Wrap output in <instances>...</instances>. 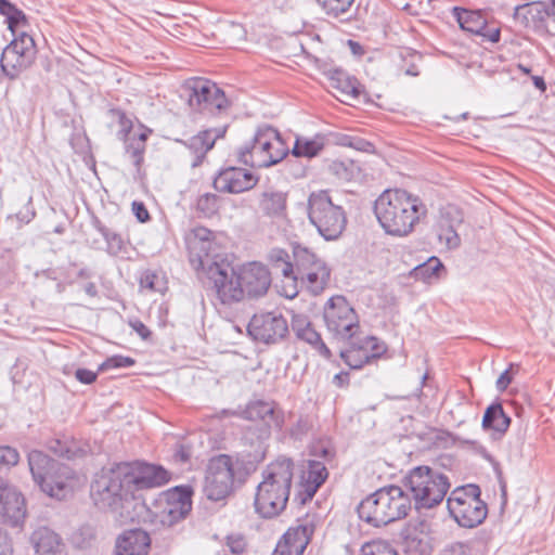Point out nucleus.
Wrapping results in <instances>:
<instances>
[{
	"label": "nucleus",
	"mask_w": 555,
	"mask_h": 555,
	"mask_svg": "<svg viewBox=\"0 0 555 555\" xmlns=\"http://www.w3.org/2000/svg\"><path fill=\"white\" fill-rule=\"evenodd\" d=\"M374 212L387 234L403 237L413 232L427 210L417 196L396 189L386 190L378 196Z\"/></svg>",
	"instance_id": "f257e3e1"
},
{
	"label": "nucleus",
	"mask_w": 555,
	"mask_h": 555,
	"mask_svg": "<svg viewBox=\"0 0 555 555\" xmlns=\"http://www.w3.org/2000/svg\"><path fill=\"white\" fill-rule=\"evenodd\" d=\"M126 472L127 467L120 463L103 467L91 482L90 496L100 509L112 511L118 513L121 518L134 520L128 507L133 505L134 508L143 509L145 506L133 502Z\"/></svg>",
	"instance_id": "f03ea898"
},
{
	"label": "nucleus",
	"mask_w": 555,
	"mask_h": 555,
	"mask_svg": "<svg viewBox=\"0 0 555 555\" xmlns=\"http://www.w3.org/2000/svg\"><path fill=\"white\" fill-rule=\"evenodd\" d=\"M261 475L262 480L255 495V511L263 518H272L286 507L294 476V463L289 459L280 457L270 463Z\"/></svg>",
	"instance_id": "7ed1b4c3"
},
{
	"label": "nucleus",
	"mask_w": 555,
	"mask_h": 555,
	"mask_svg": "<svg viewBox=\"0 0 555 555\" xmlns=\"http://www.w3.org/2000/svg\"><path fill=\"white\" fill-rule=\"evenodd\" d=\"M411 509L410 496L398 486L383 487L358 506L359 517L373 527L404 518Z\"/></svg>",
	"instance_id": "20e7f679"
},
{
	"label": "nucleus",
	"mask_w": 555,
	"mask_h": 555,
	"mask_svg": "<svg viewBox=\"0 0 555 555\" xmlns=\"http://www.w3.org/2000/svg\"><path fill=\"white\" fill-rule=\"evenodd\" d=\"M28 465L35 482L49 496L62 500L73 491L75 478L69 467L38 450L29 452Z\"/></svg>",
	"instance_id": "39448f33"
},
{
	"label": "nucleus",
	"mask_w": 555,
	"mask_h": 555,
	"mask_svg": "<svg viewBox=\"0 0 555 555\" xmlns=\"http://www.w3.org/2000/svg\"><path fill=\"white\" fill-rule=\"evenodd\" d=\"M244 479L242 463L234 461L230 455L220 454L209 461L204 493L211 501L223 500L234 491L236 483H243Z\"/></svg>",
	"instance_id": "423d86ee"
},
{
	"label": "nucleus",
	"mask_w": 555,
	"mask_h": 555,
	"mask_svg": "<svg viewBox=\"0 0 555 555\" xmlns=\"http://www.w3.org/2000/svg\"><path fill=\"white\" fill-rule=\"evenodd\" d=\"M287 152L278 130L266 127L258 129L251 143L240 150L238 157L245 165L267 168L280 163Z\"/></svg>",
	"instance_id": "0eeeda50"
},
{
	"label": "nucleus",
	"mask_w": 555,
	"mask_h": 555,
	"mask_svg": "<svg viewBox=\"0 0 555 555\" xmlns=\"http://www.w3.org/2000/svg\"><path fill=\"white\" fill-rule=\"evenodd\" d=\"M416 508H431L446 496L450 482L443 474L428 466L413 468L406 477Z\"/></svg>",
	"instance_id": "6e6552de"
},
{
	"label": "nucleus",
	"mask_w": 555,
	"mask_h": 555,
	"mask_svg": "<svg viewBox=\"0 0 555 555\" xmlns=\"http://www.w3.org/2000/svg\"><path fill=\"white\" fill-rule=\"evenodd\" d=\"M308 217L319 234L326 241L336 240L346 227L343 208L333 204L325 191L311 193L308 199Z\"/></svg>",
	"instance_id": "1a4fd4ad"
},
{
	"label": "nucleus",
	"mask_w": 555,
	"mask_h": 555,
	"mask_svg": "<svg viewBox=\"0 0 555 555\" xmlns=\"http://www.w3.org/2000/svg\"><path fill=\"white\" fill-rule=\"evenodd\" d=\"M447 505L455 521L465 528L477 527L488 514L487 504L480 499V489L475 485L453 490Z\"/></svg>",
	"instance_id": "9d476101"
},
{
	"label": "nucleus",
	"mask_w": 555,
	"mask_h": 555,
	"mask_svg": "<svg viewBox=\"0 0 555 555\" xmlns=\"http://www.w3.org/2000/svg\"><path fill=\"white\" fill-rule=\"evenodd\" d=\"M293 257L296 266L295 279L291 282L300 281L307 291L317 296L328 285L331 269L326 262L306 247H294Z\"/></svg>",
	"instance_id": "9b49d317"
},
{
	"label": "nucleus",
	"mask_w": 555,
	"mask_h": 555,
	"mask_svg": "<svg viewBox=\"0 0 555 555\" xmlns=\"http://www.w3.org/2000/svg\"><path fill=\"white\" fill-rule=\"evenodd\" d=\"M36 55L34 38L26 31H22L3 49L0 61L1 69L9 79H16L30 68Z\"/></svg>",
	"instance_id": "f8f14e48"
},
{
	"label": "nucleus",
	"mask_w": 555,
	"mask_h": 555,
	"mask_svg": "<svg viewBox=\"0 0 555 555\" xmlns=\"http://www.w3.org/2000/svg\"><path fill=\"white\" fill-rule=\"evenodd\" d=\"M323 317L328 332L339 340L353 338L360 327L356 311L343 296L327 301Z\"/></svg>",
	"instance_id": "ddd939ff"
},
{
	"label": "nucleus",
	"mask_w": 555,
	"mask_h": 555,
	"mask_svg": "<svg viewBox=\"0 0 555 555\" xmlns=\"http://www.w3.org/2000/svg\"><path fill=\"white\" fill-rule=\"evenodd\" d=\"M183 88L188 92V103L194 111L222 109L228 104L223 91L210 80L191 78L185 81Z\"/></svg>",
	"instance_id": "4468645a"
},
{
	"label": "nucleus",
	"mask_w": 555,
	"mask_h": 555,
	"mask_svg": "<svg viewBox=\"0 0 555 555\" xmlns=\"http://www.w3.org/2000/svg\"><path fill=\"white\" fill-rule=\"evenodd\" d=\"M247 331L255 340L275 344L286 336L288 324L278 311L259 312L250 319Z\"/></svg>",
	"instance_id": "2eb2a0df"
},
{
	"label": "nucleus",
	"mask_w": 555,
	"mask_h": 555,
	"mask_svg": "<svg viewBox=\"0 0 555 555\" xmlns=\"http://www.w3.org/2000/svg\"><path fill=\"white\" fill-rule=\"evenodd\" d=\"M207 276L212 282L217 295L223 304L244 299L238 275L229 266L210 264Z\"/></svg>",
	"instance_id": "dca6fc26"
},
{
	"label": "nucleus",
	"mask_w": 555,
	"mask_h": 555,
	"mask_svg": "<svg viewBox=\"0 0 555 555\" xmlns=\"http://www.w3.org/2000/svg\"><path fill=\"white\" fill-rule=\"evenodd\" d=\"M351 343L348 349L340 351V357L351 369H360L373 359L379 358L385 351L386 346L374 336L364 338H350Z\"/></svg>",
	"instance_id": "f3484780"
},
{
	"label": "nucleus",
	"mask_w": 555,
	"mask_h": 555,
	"mask_svg": "<svg viewBox=\"0 0 555 555\" xmlns=\"http://www.w3.org/2000/svg\"><path fill=\"white\" fill-rule=\"evenodd\" d=\"M121 466L127 467V481L130 486L131 493L139 489H147L157 486H162L168 480V474L166 469L160 466L133 462V463H120Z\"/></svg>",
	"instance_id": "a211bd4d"
},
{
	"label": "nucleus",
	"mask_w": 555,
	"mask_h": 555,
	"mask_svg": "<svg viewBox=\"0 0 555 555\" xmlns=\"http://www.w3.org/2000/svg\"><path fill=\"white\" fill-rule=\"evenodd\" d=\"M25 517L24 495L14 486L0 478V522L18 526Z\"/></svg>",
	"instance_id": "6ab92c4d"
},
{
	"label": "nucleus",
	"mask_w": 555,
	"mask_h": 555,
	"mask_svg": "<svg viewBox=\"0 0 555 555\" xmlns=\"http://www.w3.org/2000/svg\"><path fill=\"white\" fill-rule=\"evenodd\" d=\"M244 298H258L267 294L271 285V274L267 267L253 261L243 264L237 271Z\"/></svg>",
	"instance_id": "aec40b11"
},
{
	"label": "nucleus",
	"mask_w": 555,
	"mask_h": 555,
	"mask_svg": "<svg viewBox=\"0 0 555 555\" xmlns=\"http://www.w3.org/2000/svg\"><path fill=\"white\" fill-rule=\"evenodd\" d=\"M463 223L462 214L455 208H448L440 212L435 224V232L440 244L447 249H456L461 245L457 229Z\"/></svg>",
	"instance_id": "412c9836"
},
{
	"label": "nucleus",
	"mask_w": 555,
	"mask_h": 555,
	"mask_svg": "<svg viewBox=\"0 0 555 555\" xmlns=\"http://www.w3.org/2000/svg\"><path fill=\"white\" fill-rule=\"evenodd\" d=\"M257 183L249 171L230 167L219 172L214 180V186L219 192L242 193L253 189Z\"/></svg>",
	"instance_id": "4be33fe9"
},
{
	"label": "nucleus",
	"mask_w": 555,
	"mask_h": 555,
	"mask_svg": "<svg viewBox=\"0 0 555 555\" xmlns=\"http://www.w3.org/2000/svg\"><path fill=\"white\" fill-rule=\"evenodd\" d=\"M314 527L312 522H305L291 528L283 535L275 547L274 555H302L310 542Z\"/></svg>",
	"instance_id": "5701e85b"
},
{
	"label": "nucleus",
	"mask_w": 555,
	"mask_h": 555,
	"mask_svg": "<svg viewBox=\"0 0 555 555\" xmlns=\"http://www.w3.org/2000/svg\"><path fill=\"white\" fill-rule=\"evenodd\" d=\"M453 14L463 30L487 37L491 42L500 40L499 28L487 29V20L480 11L453 8Z\"/></svg>",
	"instance_id": "b1692460"
},
{
	"label": "nucleus",
	"mask_w": 555,
	"mask_h": 555,
	"mask_svg": "<svg viewBox=\"0 0 555 555\" xmlns=\"http://www.w3.org/2000/svg\"><path fill=\"white\" fill-rule=\"evenodd\" d=\"M150 545L151 539L146 531L128 530L117 539L115 555H147Z\"/></svg>",
	"instance_id": "393cba45"
},
{
	"label": "nucleus",
	"mask_w": 555,
	"mask_h": 555,
	"mask_svg": "<svg viewBox=\"0 0 555 555\" xmlns=\"http://www.w3.org/2000/svg\"><path fill=\"white\" fill-rule=\"evenodd\" d=\"M246 420L261 421L260 426H268L269 430L271 427L280 428L283 424V417L280 411L276 410L275 405L264 401L250 402L243 412Z\"/></svg>",
	"instance_id": "a878e982"
},
{
	"label": "nucleus",
	"mask_w": 555,
	"mask_h": 555,
	"mask_svg": "<svg viewBox=\"0 0 555 555\" xmlns=\"http://www.w3.org/2000/svg\"><path fill=\"white\" fill-rule=\"evenodd\" d=\"M222 131L217 129H209L201 131L198 134L190 138L184 142V145L194 156L192 167H197L202 164L207 152L214 147L216 140L222 137Z\"/></svg>",
	"instance_id": "bb28decb"
},
{
	"label": "nucleus",
	"mask_w": 555,
	"mask_h": 555,
	"mask_svg": "<svg viewBox=\"0 0 555 555\" xmlns=\"http://www.w3.org/2000/svg\"><path fill=\"white\" fill-rule=\"evenodd\" d=\"M258 205L259 210L268 218H285L287 210V194L282 191H266L261 193Z\"/></svg>",
	"instance_id": "cd10ccee"
},
{
	"label": "nucleus",
	"mask_w": 555,
	"mask_h": 555,
	"mask_svg": "<svg viewBox=\"0 0 555 555\" xmlns=\"http://www.w3.org/2000/svg\"><path fill=\"white\" fill-rule=\"evenodd\" d=\"M509 425L511 418L504 412L501 403H492L486 409L482 417V428L492 431L494 438H502Z\"/></svg>",
	"instance_id": "c85d7f7f"
},
{
	"label": "nucleus",
	"mask_w": 555,
	"mask_h": 555,
	"mask_svg": "<svg viewBox=\"0 0 555 555\" xmlns=\"http://www.w3.org/2000/svg\"><path fill=\"white\" fill-rule=\"evenodd\" d=\"M35 555H59L61 550L60 537L47 527L36 529L30 535Z\"/></svg>",
	"instance_id": "c756f323"
},
{
	"label": "nucleus",
	"mask_w": 555,
	"mask_h": 555,
	"mask_svg": "<svg viewBox=\"0 0 555 555\" xmlns=\"http://www.w3.org/2000/svg\"><path fill=\"white\" fill-rule=\"evenodd\" d=\"M190 262L195 270H207L210 264H218L212 260L215 254V243H186Z\"/></svg>",
	"instance_id": "7c9ffc66"
},
{
	"label": "nucleus",
	"mask_w": 555,
	"mask_h": 555,
	"mask_svg": "<svg viewBox=\"0 0 555 555\" xmlns=\"http://www.w3.org/2000/svg\"><path fill=\"white\" fill-rule=\"evenodd\" d=\"M327 469L321 462H309L308 470L304 475L306 480L305 492L311 499L319 487L326 480Z\"/></svg>",
	"instance_id": "2f4dec72"
},
{
	"label": "nucleus",
	"mask_w": 555,
	"mask_h": 555,
	"mask_svg": "<svg viewBox=\"0 0 555 555\" xmlns=\"http://www.w3.org/2000/svg\"><path fill=\"white\" fill-rule=\"evenodd\" d=\"M331 86L339 90L344 95L357 98L360 93V83L357 79L349 77L345 72L335 69L330 74Z\"/></svg>",
	"instance_id": "473e14b6"
},
{
	"label": "nucleus",
	"mask_w": 555,
	"mask_h": 555,
	"mask_svg": "<svg viewBox=\"0 0 555 555\" xmlns=\"http://www.w3.org/2000/svg\"><path fill=\"white\" fill-rule=\"evenodd\" d=\"M0 13L5 17V23L13 35L25 31L26 16L21 10L7 0H0Z\"/></svg>",
	"instance_id": "72a5a7b5"
},
{
	"label": "nucleus",
	"mask_w": 555,
	"mask_h": 555,
	"mask_svg": "<svg viewBox=\"0 0 555 555\" xmlns=\"http://www.w3.org/2000/svg\"><path fill=\"white\" fill-rule=\"evenodd\" d=\"M268 260L272 267L280 270L288 281L295 279L296 266L292 263L291 256L282 248H272L268 254Z\"/></svg>",
	"instance_id": "f704fd0d"
},
{
	"label": "nucleus",
	"mask_w": 555,
	"mask_h": 555,
	"mask_svg": "<svg viewBox=\"0 0 555 555\" xmlns=\"http://www.w3.org/2000/svg\"><path fill=\"white\" fill-rule=\"evenodd\" d=\"M324 147V138L315 135L312 139L298 138L293 147V155L297 157H313L318 155Z\"/></svg>",
	"instance_id": "c9c22d12"
},
{
	"label": "nucleus",
	"mask_w": 555,
	"mask_h": 555,
	"mask_svg": "<svg viewBox=\"0 0 555 555\" xmlns=\"http://www.w3.org/2000/svg\"><path fill=\"white\" fill-rule=\"evenodd\" d=\"M176 495H178V504H168V506L163 509V515L169 518V522L183 518L191 509V501L186 492L173 493L172 498Z\"/></svg>",
	"instance_id": "e433bc0d"
},
{
	"label": "nucleus",
	"mask_w": 555,
	"mask_h": 555,
	"mask_svg": "<svg viewBox=\"0 0 555 555\" xmlns=\"http://www.w3.org/2000/svg\"><path fill=\"white\" fill-rule=\"evenodd\" d=\"M270 434L271 430L268 426L250 425L243 433L242 441L244 444L257 449L270 437Z\"/></svg>",
	"instance_id": "4c0bfd02"
},
{
	"label": "nucleus",
	"mask_w": 555,
	"mask_h": 555,
	"mask_svg": "<svg viewBox=\"0 0 555 555\" xmlns=\"http://www.w3.org/2000/svg\"><path fill=\"white\" fill-rule=\"evenodd\" d=\"M442 270V262L437 257H430L425 263L415 267L413 272L416 279L429 282L433 278H439Z\"/></svg>",
	"instance_id": "58836bf2"
},
{
	"label": "nucleus",
	"mask_w": 555,
	"mask_h": 555,
	"mask_svg": "<svg viewBox=\"0 0 555 555\" xmlns=\"http://www.w3.org/2000/svg\"><path fill=\"white\" fill-rule=\"evenodd\" d=\"M324 12L332 17L347 16L353 7L354 0H317Z\"/></svg>",
	"instance_id": "ea45409f"
},
{
	"label": "nucleus",
	"mask_w": 555,
	"mask_h": 555,
	"mask_svg": "<svg viewBox=\"0 0 555 555\" xmlns=\"http://www.w3.org/2000/svg\"><path fill=\"white\" fill-rule=\"evenodd\" d=\"M140 286L151 292L164 293L167 289V282L160 273L146 270L140 276Z\"/></svg>",
	"instance_id": "a19ab883"
},
{
	"label": "nucleus",
	"mask_w": 555,
	"mask_h": 555,
	"mask_svg": "<svg viewBox=\"0 0 555 555\" xmlns=\"http://www.w3.org/2000/svg\"><path fill=\"white\" fill-rule=\"evenodd\" d=\"M49 449L63 457H66L68 460L82 456L86 451L76 447L75 443L67 444L66 442H63L61 440H54L49 444Z\"/></svg>",
	"instance_id": "79ce46f5"
},
{
	"label": "nucleus",
	"mask_w": 555,
	"mask_h": 555,
	"mask_svg": "<svg viewBox=\"0 0 555 555\" xmlns=\"http://www.w3.org/2000/svg\"><path fill=\"white\" fill-rule=\"evenodd\" d=\"M299 339L313 346L322 356L330 358L331 351L322 341L321 335L311 326L297 336Z\"/></svg>",
	"instance_id": "37998d69"
},
{
	"label": "nucleus",
	"mask_w": 555,
	"mask_h": 555,
	"mask_svg": "<svg viewBox=\"0 0 555 555\" xmlns=\"http://www.w3.org/2000/svg\"><path fill=\"white\" fill-rule=\"evenodd\" d=\"M332 175L340 180L349 181L353 178L356 166L352 162L333 160L328 165Z\"/></svg>",
	"instance_id": "c03bdc74"
},
{
	"label": "nucleus",
	"mask_w": 555,
	"mask_h": 555,
	"mask_svg": "<svg viewBox=\"0 0 555 555\" xmlns=\"http://www.w3.org/2000/svg\"><path fill=\"white\" fill-rule=\"evenodd\" d=\"M196 209L205 217L215 215L219 209V197L210 193L199 196L196 203Z\"/></svg>",
	"instance_id": "a18cd8bd"
},
{
	"label": "nucleus",
	"mask_w": 555,
	"mask_h": 555,
	"mask_svg": "<svg viewBox=\"0 0 555 555\" xmlns=\"http://www.w3.org/2000/svg\"><path fill=\"white\" fill-rule=\"evenodd\" d=\"M361 555H398L389 543L374 540L365 543L361 548Z\"/></svg>",
	"instance_id": "49530a36"
},
{
	"label": "nucleus",
	"mask_w": 555,
	"mask_h": 555,
	"mask_svg": "<svg viewBox=\"0 0 555 555\" xmlns=\"http://www.w3.org/2000/svg\"><path fill=\"white\" fill-rule=\"evenodd\" d=\"M107 243V251L111 255H118L124 249V240L119 234L104 227L99 228Z\"/></svg>",
	"instance_id": "de8ad7c7"
},
{
	"label": "nucleus",
	"mask_w": 555,
	"mask_h": 555,
	"mask_svg": "<svg viewBox=\"0 0 555 555\" xmlns=\"http://www.w3.org/2000/svg\"><path fill=\"white\" fill-rule=\"evenodd\" d=\"M109 116L119 125V129L117 131L118 138L122 141H126L129 132L132 129V121L126 116L124 112L118 109L109 111Z\"/></svg>",
	"instance_id": "09e8293b"
},
{
	"label": "nucleus",
	"mask_w": 555,
	"mask_h": 555,
	"mask_svg": "<svg viewBox=\"0 0 555 555\" xmlns=\"http://www.w3.org/2000/svg\"><path fill=\"white\" fill-rule=\"evenodd\" d=\"M18 460L20 454L16 449L9 446H0V470L15 466Z\"/></svg>",
	"instance_id": "8fccbe9b"
},
{
	"label": "nucleus",
	"mask_w": 555,
	"mask_h": 555,
	"mask_svg": "<svg viewBox=\"0 0 555 555\" xmlns=\"http://www.w3.org/2000/svg\"><path fill=\"white\" fill-rule=\"evenodd\" d=\"M214 242L212 232L205 227H196L186 235V243Z\"/></svg>",
	"instance_id": "3c124183"
},
{
	"label": "nucleus",
	"mask_w": 555,
	"mask_h": 555,
	"mask_svg": "<svg viewBox=\"0 0 555 555\" xmlns=\"http://www.w3.org/2000/svg\"><path fill=\"white\" fill-rule=\"evenodd\" d=\"M134 360L130 357H122V356H115L112 358H108L105 362H103L99 366V371H106L108 369H116V367H128L132 366L134 364Z\"/></svg>",
	"instance_id": "603ef678"
},
{
	"label": "nucleus",
	"mask_w": 555,
	"mask_h": 555,
	"mask_svg": "<svg viewBox=\"0 0 555 555\" xmlns=\"http://www.w3.org/2000/svg\"><path fill=\"white\" fill-rule=\"evenodd\" d=\"M227 546L233 554H242L246 550V540L242 534H230L227 537Z\"/></svg>",
	"instance_id": "864d4df0"
},
{
	"label": "nucleus",
	"mask_w": 555,
	"mask_h": 555,
	"mask_svg": "<svg viewBox=\"0 0 555 555\" xmlns=\"http://www.w3.org/2000/svg\"><path fill=\"white\" fill-rule=\"evenodd\" d=\"M144 143L135 140L127 145V152L131 154V158L135 166H139L143 160L142 154L144 152Z\"/></svg>",
	"instance_id": "5fc2aeb1"
},
{
	"label": "nucleus",
	"mask_w": 555,
	"mask_h": 555,
	"mask_svg": "<svg viewBox=\"0 0 555 555\" xmlns=\"http://www.w3.org/2000/svg\"><path fill=\"white\" fill-rule=\"evenodd\" d=\"M311 322L308 317L305 314H295L292 319V328L295 332L296 336L299 334H304V331L311 326Z\"/></svg>",
	"instance_id": "6e6d98bb"
},
{
	"label": "nucleus",
	"mask_w": 555,
	"mask_h": 555,
	"mask_svg": "<svg viewBox=\"0 0 555 555\" xmlns=\"http://www.w3.org/2000/svg\"><path fill=\"white\" fill-rule=\"evenodd\" d=\"M472 550L467 543L455 542L447 546L443 555H470Z\"/></svg>",
	"instance_id": "4d7b16f0"
},
{
	"label": "nucleus",
	"mask_w": 555,
	"mask_h": 555,
	"mask_svg": "<svg viewBox=\"0 0 555 555\" xmlns=\"http://www.w3.org/2000/svg\"><path fill=\"white\" fill-rule=\"evenodd\" d=\"M350 147L369 154H373L375 152V147L371 142L358 137L350 138Z\"/></svg>",
	"instance_id": "13d9d810"
},
{
	"label": "nucleus",
	"mask_w": 555,
	"mask_h": 555,
	"mask_svg": "<svg viewBox=\"0 0 555 555\" xmlns=\"http://www.w3.org/2000/svg\"><path fill=\"white\" fill-rule=\"evenodd\" d=\"M129 326L142 338L149 339L151 331L138 319L129 320Z\"/></svg>",
	"instance_id": "bf43d9fd"
},
{
	"label": "nucleus",
	"mask_w": 555,
	"mask_h": 555,
	"mask_svg": "<svg viewBox=\"0 0 555 555\" xmlns=\"http://www.w3.org/2000/svg\"><path fill=\"white\" fill-rule=\"evenodd\" d=\"M514 364H511L507 370H505L498 378L496 380V388L500 391H503L507 388V386L512 383L513 376L511 374V371L513 370Z\"/></svg>",
	"instance_id": "052dcab7"
},
{
	"label": "nucleus",
	"mask_w": 555,
	"mask_h": 555,
	"mask_svg": "<svg viewBox=\"0 0 555 555\" xmlns=\"http://www.w3.org/2000/svg\"><path fill=\"white\" fill-rule=\"evenodd\" d=\"M13 552L11 540L8 533L0 528V555H11Z\"/></svg>",
	"instance_id": "680f3d73"
},
{
	"label": "nucleus",
	"mask_w": 555,
	"mask_h": 555,
	"mask_svg": "<svg viewBox=\"0 0 555 555\" xmlns=\"http://www.w3.org/2000/svg\"><path fill=\"white\" fill-rule=\"evenodd\" d=\"M75 376L83 384H91L96 379V373L87 369H78L75 372Z\"/></svg>",
	"instance_id": "e2e57ef3"
},
{
	"label": "nucleus",
	"mask_w": 555,
	"mask_h": 555,
	"mask_svg": "<svg viewBox=\"0 0 555 555\" xmlns=\"http://www.w3.org/2000/svg\"><path fill=\"white\" fill-rule=\"evenodd\" d=\"M132 209L139 221L144 222L149 220V211L142 203L133 202Z\"/></svg>",
	"instance_id": "0e129e2a"
},
{
	"label": "nucleus",
	"mask_w": 555,
	"mask_h": 555,
	"mask_svg": "<svg viewBox=\"0 0 555 555\" xmlns=\"http://www.w3.org/2000/svg\"><path fill=\"white\" fill-rule=\"evenodd\" d=\"M175 456L177 460L183 463L188 462L191 456L190 449L184 446H179V449L176 451Z\"/></svg>",
	"instance_id": "69168bd1"
},
{
	"label": "nucleus",
	"mask_w": 555,
	"mask_h": 555,
	"mask_svg": "<svg viewBox=\"0 0 555 555\" xmlns=\"http://www.w3.org/2000/svg\"><path fill=\"white\" fill-rule=\"evenodd\" d=\"M291 283H292V285H289L288 289L286 287H284V295L287 298H294L298 294L297 288H296L297 282H291Z\"/></svg>",
	"instance_id": "338daca9"
},
{
	"label": "nucleus",
	"mask_w": 555,
	"mask_h": 555,
	"mask_svg": "<svg viewBox=\"0 0 555 555\" xmlns=\"http://www.w3.org/2000/svg\"><path fill=\"white\" fill-rule=\"evenodd\" d=\"M534 86L541 90H545L546 86L542 77L534 76L533 77Z\"/></svg>",
	"instance_id": "774afa93"
}]
</instances>
